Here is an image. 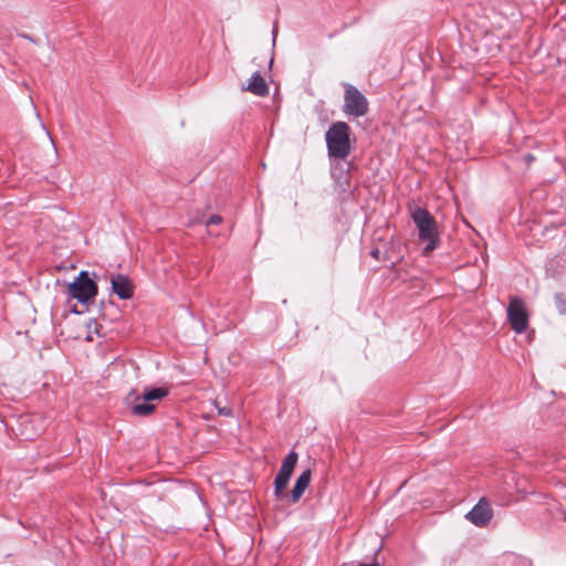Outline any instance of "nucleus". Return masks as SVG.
Listing matches in <instances>:
<instances>
[{"label": "nucleus", "instance_id": "obj_1", "mask_svg": "<svg viewBox=\"0 0 566 566\" xmlns=\"http://www.w3.org/2000/svg\"><path fill=\"white\" fill-rule=\"evenodd\" d=\"M327 153L331 158L345 159L350 154V127L345 122L333 123L325 134Z\"/></svg>", "mask_w": 566, "mask_h": 566}, {"label": "nucleus", "instance_id": "obj_2", "mask_svg": "<svg viewBox=\"0 0 566 566\" xmlns=\"http://www.w3.org/2000/svg\"><path fill=\"white\" fill-rule=\"evenodd\" d=\"M411 218L418 229L419 239L427 242L423 248V254L436 250L440 239L438 226L433 217L428 210L418 207L411 212Z\"/></svg>", "mask_w": 566, "mask_h": 566}, {"label": "nucleus", "instance_id": "obj_3", "mask_svg": "<svg viewBox=\"0 0 566 566\" xmlns=\"http://www.w3.org/2000/svg\"><path fill=\"white\" fill-rule=\"evenodd\" d=\"M343 113L353 117L365 116L369 109V103L366 96L356 86L349 83L343 84Z\"/></svg>", "mask_w": 566, "mask_h": 566}, {"label": "nucleus", "instance_id": "obj_4", "mask_svg": "<svg viewBox=\"0 0 566 566\" xmlns=\"http://www.w3.org/2000/svg\"><path fill=\"white\" fill-rule=\"evenodd\" d=\"M168 395V389L164 387L145 388L142 396L135 397V403L130 407V412L137 417L149 416L156 409L154 401H159Z\"/></svg>", "mask_w": 566, "mask_h": 566}, {"label": "nucleus", "instance_id": "obj_5", "mask_svg": "<svg viewBox=\"0 0 566 566\" xmlns=\"http://www.w3.org/2000/svg\"><path fill=\"white\" fill-rule=\"evenodd\" d=\"M69 291L78 303L85 304L97 295L98 287L90 273L83 270L69 284Z\"/></svg>", "mask_w": 566, "mask_h": 566}, {"label": "nucleus", "instance_id": "obj_6", "mask_svg": "<svg viewBox=\"0 0 566 566\" xmlns=\"http://www.w3.org/2000/svg\"><path fill=\"white\" fill-rule=\"evenodd\" d=\"M298 460V454L295 451H290L284 458L275 478H274V495L277 500H282L285 494L283 490L287 486L292 473Z\"/></svg>", "mask_w": 566, "mask_h": 566}, {"label": "nucleus", "instance_id": "obj_7", "mask_svg": "<svg viewBox=\"0 0 566 566\" xmlns=\"http://www.w3.org/2000/svg\"><path fill=\"white\" fill-rule=\"evenodd\" d=\"M507 319L516 334H522L528 326L525 303L520 297H511L507 306Z\"/></svg>", "mask_w": 566, "mask_h": 566}, {"label": "nucleus", "instance_id": "obj_8", "mask_svg": "<svg viewBox=\"0 0 566 566\" xmlns=\"http://www.w3.org/2000/svg\"><path fill=\"white\" fill-rule=\"evenodd\" d=\"M493 516L492 509L485 499H481L467 514L465 517L475 526L484 527Z\"/></svg>", "mask_w": 566, "mask_h": 566}, {"label": "nucleus", "instance_id": "obj_9", "mask_svg": "<svg viewBox=\"0 0 566 566\" xmlns=\"http://www.w3.org/2000/svg\"><path fill=\"white\" fill-rule=\"evenodd\" d=\"M112 292L120 300H129L134 295V285L124 274H115L111 277Z\"/></svg>", "mask_w": 566, "mask_h": 566}, {"label": "nucleus", "instance_id": "obj_10", "mask_svg": "<svg viewBox=\"0 0 566 566\" xmlns=\"http://www.w3.org/2000/svg\"><path fill=\"white\" fill-rule=\"evenodd\" d=\"M312 471L311 469L304 470L296 479L294 486L290 495V502L296 503L300 501L305 490L308 488L311 482Z\"/></svg>", "mask_w": 566, "mask_h": 566}, {"label": "nucleus", "instance_id": "obj_11", "mask_svg": "<svg viewBox=\"0 0 566 566\" xmlns=\"http://www.w3.org/2000/svg\"><path fill=\"white\" fill-rule=\"evenodd\" d=\"M332 177L335 180L337 188L342 191L348 190L349 182V169L343 163H336L332 166Z\"/></svg>", "mask_w": 566, "mask_h": 566}, {"label": "nucleus", "instance_id": "obj_12", "mask_svg": "<svg viewBox=\"0 0 566 566\" xmlns=\"http://www.w3.org/2000/svg\"><path fill=\"white\" fill-rule=\"evenodd\" d=\"M243 90L261 97L269 94V86L260 72H254L252 74L248 85H245Z\"/></svg>", "mask_w": 566, "mask_h": 566}, {"label": "nucleus", "instance_id": "obj_13", "mask_svg": "<svg viewBox=\"0 0 566 566\" xmlns=\"http://www.w3.org/2000/svg\"><path fill=\"white\" fill-rule=\"evenodd\" d=\"M554 302L557 311L562 315H566V297L563 293H556L554 296Z\"/></svg>", "mask_w": 566, "mask_h": 566}, {"label": "nucleus", "instance_id": "obj_14", "mask_svg": "<svg viewBox=\"0 0 566 566\" xmlns=\"http://www.w3.org/2000/svg\"><path fill=\"white\" fill-rule=\"evenodd\" d=\"M216 407H217V411L220 416H223V417H231L232 416V409L230 407H220L217 402H214Z\"/></svg>", "mask_w": 566, "mask_h": 566}, {"label": "nucleus", "instance_id": "obj_15", "mask_svg": "<svg viewBox=\"0 0 566 566\" xmlns=\"http://www.w3.org/2000/svg\"><path fill=\"white\" fill-rule=\"evenodd\" d=\"M222 221V218L219 214H212L207 220L206 224L207 227H210L212 224H219Z\"/></svg>", "mask_w": 566, "mask_h": 566}, {"label": "nucleus", "instance_id": "obj_16", "mask_svg": "<svg viewBox=\"0 0 566 566\" xmlns=\"http://www.w3.org/2000/svg\"><path fill=\"white\" fill-rule=\"evenodd\" d=\"M41 127L42 129L45 132L46 136L49 137L51 144L53 145V147H55L54 145V142H53V138L51 136V134L49 133V130L46 129L45 125L41 122ZM54 151L56 153V148H54Z\"/></svg>", "mask_w": 566, "mask_h": 566}, {"label": "nucleus", "instance_id": "obj_17", "mask_svg": "<svg viewBox=\"0 0 566 566\" xmlns=\"http://www.w3.org/2000/svg\"><path fill=\"white\" fill-rule=\"evenodd\" d=\"M370 255L374 259L379 260L380 259V250L379 249H373L371 252H370Z\"/></svg>", "mask_w": 566, "mask_h": 566}, {"label": "nucleus", "instance_id": "obj_18", "mask_svg": "<svg viewBox=\"0 0 566 566\" xmlns=\"http://www.w3.org/2000/svg\"><path fill=\"white\" fill-rule=\"evenodd\" d=\"M21 38L25 39V40H29L31 41L32 43H38L36 40H34L31 35L29 34H20Z\"/></svg>", "mask_w": 566, "mask_h": 566}, {"label": "nucleus", "instance_id": "obj_19", "mask_svg": "<svg viewBox=\"0 0 566 566\" xmlns=\"http://www.w3.org/2000/svg\"><path fill=\"white\" fill-rule=\"evenodd\" d=\"M524 159H525V161H526L527 164H530V163H532L535 158H534V156H533L532 154H526V155L524 156Z\"/></svg>", "mask_w": 566, "mask_h": 566}, {"label": "nucleus", "instance_id": "obj_20", "mask_svg": "<svg viewBox=\"0 0 566 566\" xmlns=\"http://www.w3.org/2000/svg\"><path fill=\"white\" fill-rule=\"evenodd\" d=\"M358 566H378L377 563H373V564H359Z\"/></svg>", "mask_w": 566, "mask_h": 566}, {"label": "nucleus", "instance_id": "obj_21", "mask_svg": "<svg viewBox=\"0 0 566 566\" xmlns=\"http://www.w3.org/2000/svg\"><path fill=\"white\" fill-rule=\"evenodd\" d=\"M275 34H276V31L273 30V40H272L273 45L275 44Z\"/></svg>", "mask_w": 566, "mask_h": 566}, {"label": "nucleus", "instance_id": "obj_22", "mask_svg": "<svg viewBox=\"0 0 566 566\" xmlns=\"http://www.w3.org/2000/svg\"><path fill=\"white\" fill-rule=\"evenodd\" d=\"M272 64H273V57H271L270 61H269L270 67L272 66Z\"/></svg>", "mask_w": 566, "mask_h": 566}]
</instances>
